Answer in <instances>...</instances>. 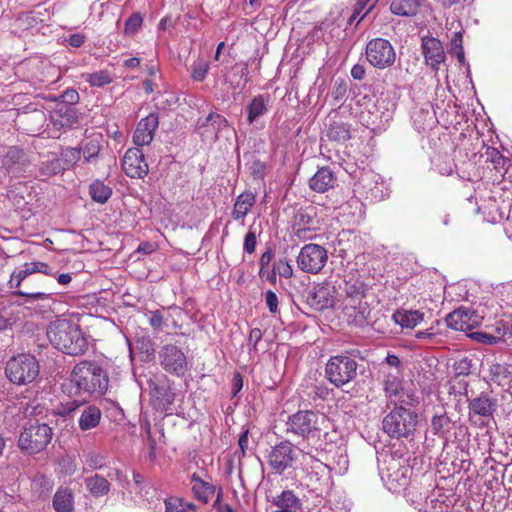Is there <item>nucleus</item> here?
Segmentation results:
<instances>
[{
	"label": "nucleus",
	"mask_w": 512,
	"mask_h": 512,
	"mask_svg": "<svg viewBox=\"0 0 512 512\" xmlns=\"http://www.w3.org/2000/svg\"><path fill=\"white\" fill-rule=\"evenodd\" d=\"M197 124L202 127H209L213 138H217L216 130L222 126H227V120L219 114L209 113L203 122L199 119Z\"/></svg>",
	"instance_id": "79ce46f5"
},
{
	"label": "nucleus",
	"mask_w": 512,
	"mask_h": 512,
	"mask_svg": "<svg viewBox=\"0 0 512 512\" xmlns=\"http://www.w3.org/2000/svg\"><path fill=\"white\" fill-rule=\"evenodd\" d=\"M216 487L209 481L202 480L194 475V498L203 504L214 497Z\"/></svg>",
	"instance_id": "473e14b6"
},
{
	"label": "nucleus",
	"mask_w": 512,
	"mask_h": 512,
	"mask_svg": "<svg viewBox=\"0 0 512 512\" xmlns=\"http://www.w3.org/2000/svg\"><path fill=\"white\" fill-rule=\"evenodd\" d=\"M337 178L329 167H322L309 179V187L317 193H324L333 188Z\"/></svg>",
	"instance_id": "412c9836"
},
{
	"label": "nucleus",
	"mask_w": 512,
	"mask_h": 512,
	"mask_svg": "<svg viewBox=\"0 0 512 512\" xmlns=\"http://www.w3.org/2000/svg\"><path fill=\"white\" fill-rule=\"evenodd\" d=\"M142 23H143V17L141 15V13H139V12L133 13L125 22L124 31H123L124 34L129 35V36L134 35L141 29Z\"/></svg>",
	"instance_id": "de8ad7c7"
},
{
	"label": "nucleus",
	"mask_w": 512,
	"mask_h": 512,
	"mask_svg": "<svg viewBox=\"0 0 512 512\" xmlns=\"http://www.w3.org/2000/svg\"><path fill=\"white\" fill-rule=\"evenodd\" d=\"M70 381L79 395L102 396L109 385L106 371L93 360L77 363L72 369Z\"/></svg>",
	"instance_id": "f03ea898"
},
{
	"label": "nucleus",
	"mask_w": 512,
	"mask_h": 512,
	"mask_svg": "<svg viewBox=\"0 0 512 512\" xmlns=\"http://www.w3.org/2000/svg\"><path fill=\"white\" fill-rule=\"evenodd\" d=\"M326 136L332 141L345 142L351 138L350 126L343 121H333L329 124Z\"/></svg>",
	"instance_id": "72a5a7b5"
},
{
	"label": "nucleus",
	"mask_w": 512,
	"mask_h": 512,
	"mask_svg": "<svg viewBox=\"0 0 512 512\" xmlns=\"http://www.w3.org/2000/svg\"><path fill=\"white\" fill-rule=\"evenodd\" d=\"M34 273H43L45 275H53L49 265L47 263L41 261H35L30 263H25L23 268L19 270L13 271L11 274L9 285L10 288L16 289L13 292L16 296H22L27 298V300H48L53 296V292L51 291H29L22 290V283L32 274Z\"/></svg>",
	"instance_id": "0eeeda50"
},
{
	"label": "nucleus",
	"mask_w": 512,
	"mask_h": 512,
	"mask_svg": "<svg viewBox=\"0 0 512 512\" xmlns=\"http://www.w3.org/2000/svg\"><path fill=\"white\" fill-rule=\"evenodd\" d=\"M243 387V379L239 373H236L232 379V395L236 396Z\"/></svg>",
	"instance_id": "338daca9"
},
{
	"label": "nucleus",
	"mask_w": 512,
	"mask_h": 512,
	"mask_svg": "<svg viewBox=\"0 0 512 512\" xmlns=\"http://www.w3.org/2000/svg\"><path fill=\"white\" fill-rule=\"evenodd\" d=\"M274 257V253L271 249L267 250L266 252H264L260 259H259V265L261 267L260 269V275L262 274V271L265 267H268V265L270 264V262L272 261Z\"/></svg>",
	"instance_id": "e2e57ef3"
},
{
	"label": "nucleus",
	"mask_w": 512,
	"mask_h": 512,
	"mask_svg": "<svg viewBox=\"0 0 512 512\" xmlns=\"http://www.w3.org/2000/svg\"><path fill=\"white\" fill-rule=\"evenodd\" d=\"M59 117L60 119H55V125L59 122L61 127L64 126H72L77 123V113L75 109L67 105L65 103H58L56 109L53 111L52 118Z\"/></svg>",
	"instance_id": "2f4dec72"
},
{
	"label": "nucleus",
	"mask_w": 512,
	"mask_h": 512,
	"mask_svg": "<svg viewBox=\"0 0 512 512\" xmlns=\"http://www.w3.org/2000/svg\"><path fill=\"white\" fill-rule=\"evenodd\" d=\"M421 48L425 63L437 72L446 59L441 41L435 37L425 36L422 38Z\"/></svg>",
	"instance_id": "f3484780"
},
{
	"label": "nucleus",
	"mask_w": 512,
	"mask_h": 512,
	"mask_svg": "<svg viewBox=\"0 0 512 512\" xmlns=\"http://www.w3.org/2000/svg\"><path fill=\"white\" fill-rule=\"evenodd\" d=\"M102 417L101 410L95 405H89L83 409L78 423L82 431L97 427Z\"/></svg>",
	"instance_id": "c756f323"
},
{
	"label": "nucleus",
	"mask_w": 512,
	"mask_h": 512,
	"mask_svg": "<svg viewBox=\"0 0 512 512\" xmlns=\"http://www.w3.org/2000/svg\"><path fill=\"white\" fill-rule=\"evenodd\" d=\"M80 147H67L61 151V159L67 165V167L74 166L81 158Z\"/></svg>",
	"instance_id": "49530a36"
},
{
	"label": "nucleus",
	"mask_w": 512,
	"mask_h": 512,
	"mask_svg": "<svg viewBox=\"0 0 512 512\" xmlns=\"http://www.w3.org/2000/svg\"><path fill=\"white\" fill-rule=\"evenodd\" d=\"M122 169L130 178H144L149 172V166L142 150L138 147L129 148L123 156Z\"/></svg>",
	"instance_id": "dca6fc26"
},
{
	"label": "nucleus",
	"mask_w": 512,
	"mask_h": 512,
	"mask_svg": "<svg viewBox=\"0 0 512 512\" xmlns=\"http://www.w3.org/2000/svg\"><path fill=\"white\" fill-rule=\"evenodd\" d=\"M52 429L45 423H34L25 427L18 439V447L29 455L43 451L52 439Z\"/></svg>",
	"instance_id": "1a4fd4ad"
},
{
	"label": "nucleus",
	"mask_w": 512,
	"mask_h": 512,
	"mask_svg": "<svg viewBox=\"0 0 512 512\" xmlns=\"http://www.w3.org/2000/svg\"><path fill=\"white\" fill-rule=\"evenodd\" d=\"M86 486L90 493H92L94 496L106 495L110 489V483L108 482V480L105 477L98 474H95L94 476L87 478Z\"/></svg>",
	"instance_id": "4c0bfd02"
},
{
	"label": "nucleus",
	"mask_w": 512,
	"mask_h": 512,
	"mask_svg": "<svg viewBox=\"0 0 512 512\" xmlns=\"http://www.w3.org/2000/svg\"><path fill=\"white\" fill-rule=\"evenodd\" d=\"M276 274L280 275L283 278H290L293 275V269L290 263L286 259L278 260L273 266V272L270 277L272 282L276 280Z\"/></svg>",
	"instance_id": "c03bdc74"
},
{
	"label": "nucleus",
	"mask_w": 512,
	"mask_h": 512,
	"mask_svg": "<svg viewBox=\"0 0 512 512\" xmlns=\"http://www.w3.org/2000/svg\"><path fill=\"white\" fill-rule=\"evenodd\" d=\"M302 453L300 464L305 472L306 486L318 496L328 493L333 486L331 467L317 459L311 452Z\"/></svg>",
	"instance_id": "20e7f679"
},
{
	"label": "nucleus",
	"mask_w": 512,
	"mask_h": 512,
	"mask_svg": "<svg viewBox=\"0 0 512 512\" xmlns=\"http://www.w3.org/2000/svg\"><path fill=\"white\" fill-rule=\"evenodd\" d=\"M159 126V117L156 113H151L142 118L135 129L133 142L136 146L149 145L153 139L155 132Z\"/></svg>",
	"instance_id": "a211bd4d"
},
{
	"label": "nucleus",
	"mask_w": 512,
	"mask_h": 512,
	"mask_svg": "<svg viewBox=\"0 0 512 512\" xmlns=\"http://www.w3.org/2000/svg\"><path fill=\"white\" fill-rule=\"evenodd\" d=\"M473 363L468 357L458 359L453 364V370L456 376H468L471 373Z\"/></svg>",
	"instance_id": "3c124183"
},
{
	"label": "nucleus",
	"mask_w": 512,
	"mask_h": 512,
	"mask_svg": "<svg viewBox=\"0 0 512 512\" xmlns=\"http://www.w3.org/2000/svg\"><path fill=\"white\" fill-rule=\"evenodd\" d=\"M150 325L155 328L159 329L163 325V316L159 311H155L152 313L150 319H149Z\"/></svg>",
	"instance_id": "774afa93"
},
{
	"label": "nucleus",
	"mask_w": 512,
	"mask_h": 512,
	"mask_svg": "<svg viewBox=\"0 0 512 512\" xmlns=\"http://www.w3.org/2000/svg\"><path fill=\"white\" fill-rule=\"evenodd\" d=\"M384 392L391 402L400 404L414 405L417 400L413 395L404 392L402 380L397 376H387L384 381Z\"/></svg>",
	"instance_id": "aec40b11"
},
{
	"label": "nucleus",
	"mask_w": 512,
	"mask_h": 512,
	"mask_svg": "<svg viewBox=\"0 0 512 512\" xmlns=\"http://www.w3.org/2000/svg\"><path fill=\"white\" fill-rule=\"evenodd\" d=\"M488 372L489 381L499 386L505 385L511 375L510 366L508 364L498 362L490 364Z\"/></svg>",
	"instance_id": "f704fd0d"
},
{
	"label": "nucleus",
	"mask_w": 512,
	"mask_h": 512,
	"mask_svg": "<svg viewBox=\"0 0 512 512\" xmlns=\"http://www.w3.org/2000/svg\"><path fill=\"white\" fill-rule=\"evenodd\" d=\"M357 367V362L349 356H332L325 366L326 377L330 383L339 388L356 378Z\"/></svg>",
	"instance_id": "9d476101"
},
{
	"label": "nucleus",
	"mask_w": 512,
	"mask_h": 512,
	"mask_svg": "<svg viewBox=\"0 0 512 512\" xmlns=\"http://www.w3.org/2000/svg\"><path fill=\"white\" fill-rule=\"evenodd\" d=\"M497 402L485 393L469 401V416L477 415L481 417H491L495 412Z\"/></svg>",
	"instance_id": "4be33fe9"
},
{
	"label": "nucleus",
	"mask_w": 512,
	"mask_h": 512,
	"mask_svg": "<svg viewBox=\"0 0 512 512\" xmlns=\"http://www.w3.org/2000/svg\"><path fill=\"white\" fill-rule=\"evenodd\" d=\"M450 419L443 413L440 415H434L431 420V429L435 435H444L450 429Z\"/></svg>",
	"instance_id": "37998d69"
},
{
	"label": "nucleus",
	"mask_w": 512,
	"mask_h": 512,
	"mask_svg": "<svg viewBox=\"0 0 512 512\" xmlns=\"http://www.w3.org/2000/svg\"><path fill=\"white\" fill-rule=\"evenodd\" d=\"M89 194L94 202L105 204L112 195V189L103 181L95 180L89 186Z\"/></svg>",
	"instance_id": "e433bc0d"
},
{
	"label": "nucleus",
	"mask_w": 512,
	"mask_h": 512,
	"mask_svg": "<svg viewBox=\"0 0 512 512\" xmlns=\"http://www.w3.org/2000/svg\"><path fill=\"white\" fill-rule=\"evenodd\" d=\"M328 260L327 250L318 244L304 245L297 257V265L300 270L310 274L319 273Z\"/></svg>",
	"instance_id": "f8f14e48"
},
{
	"label": "nucleus",
	"mask_w": 512,
	"mask_h": 512,
	"mask_svg": "<svg viewBox=\"0 0 512 512\" xmlns=\"http://www.w3.org/2000/svg\"><path fill=\"white\" fill-rule=\"evenodd\" d=\"M423 0H392L390 11L401 17H413L417 15Z\"/></svg>",
	"instance_id": "bb28decb"
},
{
	"label": "nucleus",
	"mask_w": 512,
	"mask_h": 512,
	"mask_svg": "<svg viewBox=\"0 0 512 512\" xmlns=\"http://www.w3.org/2000/svg\"><path fill=\"white\" fill-rule=\"evenodd\" d=\"M53 489V482L45 475L38 474L34 476L31 482V490L39 498L47 497Z\"/></svg>",
	"instance_id": "58836bf2"
},
{
	"label": "nucleus",
	"mask_w": 512,
	"mask_h": 512,
	"mask_svg": "<svg viewBox=\"0 0 512 512\" xmlns=\"http://www.w3.org/2000/svg\"><path fill=\"white\" fill-rule=\"evenodd\" d=\"M25 157V153L22 149L17 147H11L8 149L7 153L3 158V164L7 168H10L18 163H20Z\"/></svg>",
	"instance_id": "8fccbe9b"
},
{
	"label": "nucleus",
	"mask_w": 512,
	"mask_h": 512,
	"mask_svg": "<svg viewBox=\"0 0 512 512\" xmlns=\"http://www.w3.org/2000/svg\"><path fill=\"white\" fill-rule=\"evenodd\" d=\"M450 49L451 52L455 53L457 51L464 50L463 49V36L461 32H455L450 40Z\"/></svg>",
	"instance_id": "052dcab7"
},
{
	"label": "nucleus",
	"mask_w": 512,
	"mask_h": 512,
	"mask_svg": "<svg viewBox=\"0 0 512 512\" xmlns=\"http://www.w3.org/2000/svg\"><path fill=\"white\" fill-rule=\"evenodd\" d=\"M256 245L257 232L256 229L253 226H251L244 237L243 250L248 254H252L255 252Z\"/></svg>",
	"instance_id": "603ef678"
},
{
	"label": "nucleus",
	"mask_w": 512,
	"mask_h": 512,
	"mask_svg": "<svg viewBox=\"0 0 512 512\" xmlns=\"http://www.w3.org/2000/svg\"><path fill=\"white\" fill-rule=\"evenodd\" d=\"M65 167L61 165L60 159H53L43 164L41 172L43 175L51 176L60 173Z\"/></svg>",
	"instance_id": "864d4df0"
},
{
	"label": "nucleus",
	"mask_w": 512,
	"mask_h": 512,
	"mask_svg": "<svg viewBox=\"0 0 512 512\" xmlns=\"http://www.w3.org/2000/svg\"><path fill=\"white\" fill-rule=\"evenodd\" d=\"M483 311L460 307L445 317L447 326L457 331H469L482 323Z\"/></svg>",
	"instance_id": "2eb2a0df"
},
{
	"label": "nucleus",
	"mask_w": 512,
	"mask_h": 512,
	"mask_svg": "<svg viewBox=\"0 0 512 512\" xmlns=\"http://www.w3.org/2000/svg\"><path fill=\"white\" fill-rule=\"evenodd\" d=\"M47 337L56 349L68 355H82L88 349V341L79 325L67 319L52 322Z\"/></svg>",
	"instance_id": "7ed1b4c3"
},
{
	"label": "nucleus",
	"mask_w": 512,
	"mask_h": 512,
	"mask_svg": "<svg viewBox=\"0 0 512 512\" xmlns=\"http://www.w3.org/2000/svg\"><path fill=\"white\" fill-rule=\"evenodd\" d=\"M268 97L265 95L255 96L246 107L247 121L249 124L254 123L259 117L267 113Z\"/></svg>",
	"instance_id": "7c9ffc66"
},
{
	"label": "nucleus",
	"mask_w": 512,
	"mask_h": 512,
	"mask_svg": "<svg viewBox=\"0 0 512 512\" xmlns=\"http://www.w3.org/2000/svg\"><path fill=\"white\" fill-rule=\"evenodd\" d=\"M420 511L422 508L419 509ZM451 510V504L447 498L439 494L437 497H430V500H426L423 507V512H449Z\"/></svg>",
	"instance_id": "ea45409f"
},
{
	"label": "nucleus",
	"mask_w": 512,
	"mask_h": 512,
	"mask_svg": "<svg viewBox=\"0 0 512 512\" xmlns=\"http://www.w3.org/2000/svg\"><path fill=\"white\" fill-rule=\"evenodd\" d=\"M161 364L169 372L181 375L186 370V358L183 352L174 345L163 347L161 354Z\"/></svg>",
	"instance_id": "6ab92c4d"
},
{
	"label": "nucleus",
	"mask_w": 512,
	"mask_h": 512,
	"mask_svg": "<svg viewBox=\"0 0 512 512\" xmlns=\"http://www.w3.org/2000/svg\"><path fill=\"white\" fill-rule=\"evenodd\" d=\"M263 337V333L259 328L251 329L248 337V344L252 346L253 349H256L257 344L261 341Z\"/></svg>",
	"instance_id": "680f3d73"
},
{
	"label": "nucleus",
	"mask_w": 512,
	"mask_h": 512,
	"mask_svg": "<svg viewBox=\"0 0 512 512\" xmlns=\"http://www.w3.org/2000/svg\"><path fill=\"white\" fill-rule=\"evenodd\" d=\"M366 59L373 67L385 69L394 64L396 53L388 40L375 38L366 45Z\"/></svg>",
	"instance_id": "ddd939ff"
},
{
	"label": "nucleus",
	"mask_w": 512,
	"mask_h": 512,
	"mask_svg": "<svg viewBox=\"0 0 512 512\" xmlns=\"http://www.w3.org/2000/svg\"><path fill=\"white\" fill-rule=\"evenodd\" d=\"M315 230L313 217L305 210H299L294 217L293 231L300 239H311Z\"/></svg>",
	"instance_id": "a878e982"
},
{
	"label": "nucleus",
	"mask_w": 512,
	"mask_h": 512,
	"mask_svg": "<svg viewBox=\"0 0 512 512\" xmlns=\"http://www.w3.org/2000/svg\"><path fill=\"white\" fill-rule=\"evenodd\" d=\"M157 248V245L155 243H152V242H142L139 244L136 252L138 253H143L145 255H149L151 253H153Z\"/></svg>",
	"instance_id": "0e129e2a"
},
{
	"label": "nucleus",
	"mask_w": 512,
	"mask_h": 512,
	"mask_svg": "<svg viewBox=\"0 0 512 512\" xmlns=\"http://www.w3.org/2000/svg\"><path fill=\"white\" fill-rule=\"evenodd\" d=\"M470 338L478 343L493 345L500 341L499 337L484 332H472L469 334Z\"/></svg>",
	"instance_id": "5fc2aeb1"
},
{
	"label": "nucleus",
	"mask_w": 512,
	"mask_h": 512,
	"mask_svg": "<svg viewBox=\"0 0 512 512\" xmlns=\"http://www.w3.org/2000/svg\"><path fill=\"white\" fill-rule=\"evenodd\" d=\"M418 425V414L407 409L403 404L395 407L384 416L383 431L391 438H408L412 436Z\"/></svg>",
	"instance_id": "423d86ee"
},
{
	"label": "nucleus",
	"mask_w": 512,
	"mask_h": 512,
	"mask_svg": "<svg viewBox=\"0 0 512 512\" xmlns=\"http://www.w3.org/2000/svg\"><path fill=\"white\" fill-rule=\"evenodd\" d=\"M392 320L402 329H414L424 320V313L419 310L399 308L392 314Z\"/></svg>",
	"instance_id": "5701e85b"
},
{
	"label": "nucleus",
	"mask_w": 512,
	"mask_h": 512,
	"mask_svg": "<svg viewBox=\"0 0 512 512\" xmlns=\"http://www.w3.org/2000/svg\"><path fill=\"white\" fill-rule=\"evenodd\" d=\"M213 507L218 512H233L232 507L229 504H222L221 503V491H219L216 495V499L214 501Z\"/></svg>",
	"instance_id": "69168bd1"
},
{
	"label": "nucleus",
	"mask_w": 512,
	"mask_h": 512,
	"mask_svg": "<svg viewBox=\"0 0 512 512\" xmlns=\"http://www.w3.org/2000/svg\"><path fill=\"white\" fill-rule=\"evenodd\" d=\"M83 77L92 87H103L113 82V78L107 70L83 74Z\"/></svg>",
	"instance_id": "a19ab883"
},
{
	"label": "nucleus",
	"mask_w": 512,
	"mask_h": 512,
	"mask_svg": "<svg viewBox=\"0 0 512 512\" xmlns=\"http://www.w3.org/2000/svg\"><path fill=\"white\" fill-rule=\"evenodd\" d=\"M274 504L279 508V512H299L301 510V501L293 491L286 490L275 497Z\"/></svg>",
	"instance_id": "c85d7f7f"
},
{
	"label": "nucleus",
	"mask_w": 512,
	"mask_h": 512,
	"mask_svg": "<svg viewBox=\"0 0 512 512\" xmlns=\"http://www.w3.org/2000/svg\"><path fill=\"white\" fill-rule=\"evenodd\" d=\"M354 191L371 202H379L389 196L390 190L382 177L371 171H363L355 183Z\"/></svg>",
	"instance_id": "9b49d317"
},
{
	"label": "nucleus",
	"mask_w": 512,
	"mask_h": 512,
	"mask_svg": "<svg viewBox=\"0 0 512 512\" xmlns=\"http://www.w3.org/2000/svg\"><path fill=\"white\" fill-rule=\"evenodd\" d=\"M80 148L83 150V157L85 161L90 162L98 156L101 150V144L99 140L91 139L85 142Z\"/></svg>",
	"instance_id": "a18cd8bd"
},
{
	"label": "nucleus",
	"mask_w": 512,
	"mask_h": 512,
	"mask_svg": "<svg viewBox=\"0 0 512 512\" xmlns=\"http://www.w3.org/2000/svg\"><path fill=\"white\" fill-rule=\"evenodd\" d=\"M85 463L93 470L101 469L105 463L104 456L97 453H89L86 455Z\"/></svg>",
	"instance_id": "6e6d98bb"
},
{
	"label": "nucleus",
	"mask_w": 512,
	"mask_h": 512,
	"mask_svg": "<svg viewBox=\"0 0 512 512\" xmlns=\"http://www.w3.org/2000/svg\"><path fill=\"white\" fill-rule=\"evenodd\" d=\"M165 508V512H191L192 504L180 498H169L165 500Z\"/></svg>",
	"instance_id": "09e8293b"
},
{
	"label": "nucleus",
	"mask_w": 512,
	"mask_h": 512,
	"mask_svg": "<svg viewBox=\"0 0 512 512\" xmlns=\"http://www.w3.org/2000/svg\"><path fill=\"white\" fill-rule=\"evenodd\" d=\"M209 69L210 65L208 62H199V64L194 67V81H202L206 77Z\"/></svg>",
	"instance_id": "bf43d9fd"
},
{
	"label": "nucleus",
	"mask_w": 512,
	"mask_h": 512,
	"mask_svg": "<svg viewBox=\"0 0 512 512\" xmlns=\"http://www.w3.org/2000/svg\"><path fill=\"white\" fill-rule=\"evenodd\" d=\"M407 456V449L403 445H394L379 454V474L390 491H397L408 484L411 468Z\"/></svg>",
	"instance_id": "f257e3e1"
},
{
	"label": "nucleus",
	"mask_w": 512,
	"mask_h": 512,
	"mask_svg": "<svg viewBox=\"0 0 512 512\" xmlns=\"http://www.w3.org/2000/svg\"><path fill=\"white\" fill-rule=\"evenodd\" d=\"M264 298H265V303L269 309V312L273 315L278 313L279 312V309H278L279 300H278V296L276 295V293L273 292L272 290H268L265 292Z\"/></svg>",
	"instance_id": "4d7b16f0"
},
{
	"label": "nucleus",
	"mask_w": 512,
	"mask_h": 512,
	"mask_svg": "<svg viewBox=\"0 0 512 512\" xmlns=\"http://www.w3.org/2000/svg\"><path fill=\"white\" fill-rule=\"evenodd\" d=\"M59 99L60 101L58 103H65L72 106L79 101V94L74 89H67L59 96Z\"/></svg>",
	"instance_id": "13d9d810"
},
{
	"label": "nucleus",
	"mask_w": 512,
	"mask_h": 512,
	"mask_svg": "<svg viewBox=\"0 0 512 512\" xmlns=\"http://www.w3.org/2000/svg\"><path fill=\"white\" fill-rule=\"evenodd\" d=\"M326 417L314 410H299L288 416L286 421V433L309 440L319 438Z\"/></svg>",
	"instance_id": "39448f33"
},
{
	"label": "nucleus",
	"mask_w": 512,
	"mask_h": 512,
	"mask_svg": "<svg viewBox=\"0 0 512 512\" xmlns=\"http://www.w3.org/2000/svg\"><path fill=\"white\" fill-rule=\"evenodd\" d=\"M40 373V365L31 354H18L6 364L5 374L16 385H27L34 382Z\"/></svg>",
	"instance_id": "6e6552de"
},
{
	"label": "nucleus",
	"mask_w": 512,
	"mask_h": 512,
	"mask_svg": "<svg viewBox=\"0 0 512 512\" xmlns=\"http://www.w3.org/2000/svg\"><path fill=\"white\" fill-rule=\"evenodd\" d=\"M150 396L153 406L160 411H166L173 403L174 395L170 388L164 384L150 383Z\"/></svg>",
	"instance_id": "393cba45"
},
{
	"label": "nucleus",
	"mask_w": 512,
	"mask_h": 512,
	"mask_svg": "<svg viewBox=\"0 0 512 512\" xmlns=\"http://www.w3.org/2000/svg\"><path fill=\"white\" fill-rule=\"evenodd\" d=\"M298 458V449L289 441H282L273 446L268 454L271 469L281 475L291 468Z\"/></svg>",
	"instance_id": "4468645a"
},
{
	"label": "nucleus",
	"mask_w": 512,
	"mask_h": 512,
	"mask_svg": "<svg viewBox=\"0 0 512 512\" xmlns=\"http://www.w3.org/2000/svg\"><path fill=\"white\" fill-rule=\"evenodd\" d=\"M308 303L316 310H324L334 305L332 290L329 285H319L309 293Z\"/></svg>",
	"instance_id": "b1692460"
},
{
	"label": "nucleus",
	"mask_w": 512,
	"mask_h": 512,
	"mask_svg": "<svg viewBox=\"0 0 512 512\" xmlns=\"http://www.w3.org/2000/svg\"><path fill=\"white\" fill-rule=\"evenodd\" d=\"M73 504V493L69 488L57 490L53 498V507L57 512H71Z\"/></svg>",
	"instance_id": "c9c22d12"
},
{
	"label": "nucleus",
	"mask_w": 512,
	"mask_h": 512,
	"mask_svg": "<svg viewBox=\"0 0 512 512\" xmlns=\"http://www.w3.org/2000/svg\"><path fill=\"white\" fill-rule=\"evenodd\" d=\"M256 202V198L254 193L251 191H245L241 193L234 204V209L232 211V217L234 220L243 219L250 209L254 206Z\"/></svg>",
	"instance_id": "cd10ccee"
}]
</instances>
